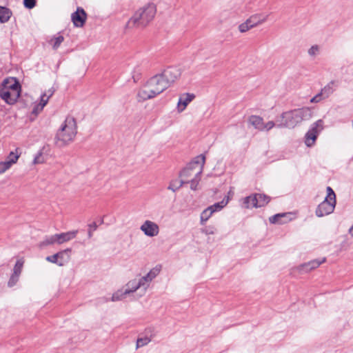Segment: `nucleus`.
<instances>
[{
  "label": "nucleus",
  "instance_id": "1",
  "mask_svg": "<svg viewBox=\"0 0 353 353\" xmlns=\"http://www.w3.org/2000/svg\"><path fill=\"white\" fill-rule=\"evenodd\" d=\"M169 86L162 76L159 74L151 77L137 93V98L139 101H144L155 97L157 95L162 93Z\"/></svg>",
  "mask_w": 353,
  "mask_h": 353
},
{
  "label": "nucleus",
  "instance_id": "2",
  "mask_svg": "<svg viewBox=\"0 0 353 353\" xmlns=\"http://www.w3.org/2000/svg\"><path fill=\"white\" fill-rule=\"evenodd\" d=\"M312 117L310 108L304 107L283 112L281 121L276 125L278 128H294L303 121L309 120Z\"/></svg>",
  "mask_w": 353,
  "mask_h": 353
},
{
  "label": "nucleus",
  "instance_id": "3",
  "mask_svg": "<svg viewBox=\"0 0 353 353\" xmlns=\"http://www.w3.org/2000/svg\"><path fill=\"white\" fill-rule=\"evenodd\" d=\"M77 133L76 119L73 117L68 116L56 134L55 144L59 148L68 145L74 141Z\"/></svg>",
  "mask_w": 353,
  "mask_h": 353
},
{
  "label": "nucleus",
  "instance_id": "4",
  "mask_svg": "<svg viewBox=\"0 0 353 353\" xmlns=\"http://www.w3.org/2000/svg\"><path fill=\"white\" fill-rule=\"evenodd\" d=\"M156 12V5L154 3H148L135 12L128 20L127 26L129 27H145L154 19Z\"/></svg>",
  "mask_w": 353,
  "mask_h": 353
},
{
  "label": "nucleus",
  "instance_id": "5",
  "mask_svg": "<svg viewBox=\"0 0 353 353\" xmlns=\"http://www.w3.org/2000/svg\"><path fill=\"white\" fill-rule=\"evenodd\" d=\"M205 162V157L200 154L196 157L180 173L181 177H189L192 171L197 170L195 176H201Z\"/></svg>",
  "mask_w": 353,
  "mask_h": 353
},
{
  "label": "nucleus",
  "instance_id": "6",
  "mask_svg": "<svg viewBox=\"0 0 353 353\" xmlns=\"http://www.w3.org/2000/svg\"><path fill=\"white\" fill-rule=\"evenodd\" d=\"M323 121L321 119H319L312 125L305 136V143L307 147H312L314 145L319 132L323 128Z\"/></svg>",
  "mask_w": 353,
  "mask_h": 353
},
{
  "label": "nucleus",
  "instance_id": "7",
  "mask_svg": "<svg viewBox=\"0 0 353 353\" xmlns=\"http://www.w3.org/2000/svg\"><path fill=\"white\" fill-rule=\"evenodd\" d=\"M337 86L336 81L332 80L330 81L326 85H325L314 97L310 99L311 103H319L321 101L328 98L335 90Z\"/></svg>",
  "mask_w": 353,
  "mask_h": 353
},
{
  "label": "nucleus",
  "instance_id": "8",
  "mask_svg": "<svg viewBox=\"0 0 353 353\" xmlns=\"http://www.w3.org/2000/svg\"><path fill=\"white\" fill-rule=\"evenodd\" d=\"M24 263L25 261L23 258L19 259L16 261L12 269V272L8 281V286L9 288L14 287L19 281L21 274L23 270Z\"/></svg>",
  "mask_w": 353,
  "mask_h": 353
},
{
  "label": "nucleus",
  "instance_id": "9",
  "mask_svg": "<svg viewBox=\"0 0 353 353\" xmlns=\"http://www.w3.org/2000/svg\"><path fill=\"white\" fill-rule=\"evenodd\" d=\"M336 205V201L329 200L327 198H325L324 201H322L316 209V215L318 217H322L325 215H328L333 212Z\"/></svg>",
  "mask_w": 353,
  "mask_h": 353
},
{
  "label": "nucleus",
  "instance_id": "10",
  "mask_svg": "<svg viewBox=\"0 0 353 353\" xmlns=\"http://www.w3.org/2000/svg\"><path fill=\"white\" fill-rule=\"evenodd\" d=\"M140 230L145 234V235L150 237L157 236L159 233V225L156 223L150 220L144 221L141 225Z\"/></svg>",
  "mask_w": 353,
  "mask_h": 353
},
{
  "label": "nucleus",
  "instance_id": "11",
  "mask_svg": "<svg viewBox=\"0 0 353 353\" xmlns=\"http://www.w3.org/2000/svg\"><path fill=\"white\" fill-rule=\"evenodd\" d=\"M170 87L181 75L180 70L175 67H169L160 74Z\"/></svg>",
  "mask_w": 353,
  "mask_h": 353
},
{
  "label": "nucleus",
  "instance_id": "12",
  "mask_svg": "<svg viewBox=\"0 0 353 353\" xmlns=\"http://www.w3.org/2000/svg\"><path fill=\"white\" fill-rule=\"evenodd\" d=\"M87 14L85 10L82 8H77V11L73 12L71 15L72 21L75 27L81 28L83 27L85 20Z\"/></svg>",
  "mask_w": 353,
  "mask_h": 353
},
{
  "label": "nucleus",
  "instance_id": "13",
  "mask_svg": "<svg viewBox=\"0 0 353 353\" xmlns=\"http://www.w3.org/2000/svg\"><path fill=\"white\" fill-rule=\"evenodd\" d=\"M1 89H6V90L15 91L21 94V85L17 79L14 77L7 78L3 80L2 83V88Z\"/></svg>",
  "mask_w": 353,
  "mask_h": 353
},
{
  "label": "nucleus",
  "instance_id": "14",
  "mask_svg": "<svg viewBox=\"0 0 353 353\" xmlns=\"http://www.w3.org/2000/svg\"><path fill=\"white\" fill-rule=\"evenodd\" d=\"M20 96L19 92L15 91L6 90V89L0 90V97L8 104L12 105L15 103Z\"/></svg>",
  "mask_w": 353,
  "mask_h": 353
},
{
  "label": "nucleus",
  "instance_id": "15",
  "mask_svg": "<svg viewBox=\"0 0 353 353\" xmlns=\"http://www.w3.org/2000/svg\"><path fill=\"white\" fill-rule=\"evenodd\" d=\"M159 272V270L158 269H152L146 275L140 278L138 282L140 283L141 288L146 290L150 283L158 275Z\"/></svg>",
  "mask_w": 353,
  "mask_h": 353
},
{
  "label": "nucleus",
  "instance_id": "16",
  "mask_svg": "<svg viewBox=\"0 0 353 353\" xmlns=\"http://www.w3.org/2000/svg\"><path fill=\"white\" fill-rule=\"evenodd\" d=\"M325 261H326L325 258H323L321 260L314 259V260L310 261L307 263H305L301 265L299 267V270L300 271H303L305 272H310V271L314 270V269L317 268L318 267H319L320 265L323 263Z\"/></svg>",
  "mask_w": 353,
  "mask_h": 353
},
{
  "label": "nucleus",
  "instance_id": "17",
  "mask_svg": "<svg viewBox=\"0 0 353 353\" xmlns=\"http://www.w3.org/2000/svg\"><path fill=\"white\" fill-rule=\"evenodd\" d=\"M78 234V230H72L60 234H56L57 244L61 245L74 239Z\"/></svg>",
  "mask_w": 353,
  "mask_h": 353
},
{
  "label": "nucleus",
  "instance_id": "18",
  "mask_svg": "<svg viewBox=\"0 0 353 353\" xmlns=\"http://www.w3.org/2000/svg\"><path fill=\"white\" fill-rule=\"evenodd\" d=\"M195 97L194 94L185 93L181 96L178 101V110L179 112H182L185 110L188 104L191 102Z\"/></svg>",
  "mask_w": 353,
  "mask_h": 353
},
{
  "label": "nucleus",
  "instance_id": "19",
  "mask_svg": "<svg viewBox=\"0 0 353 353\" xmlns=\"http://www.w3.org/2000/svg\"><path fill=\"white\" fill-rule=\"evenodd\" d=\"M252 201L255 202V208H261L267 205L270 201V198L263 194H254V200L252 199Z\"/></svg>",
  "mask_w": 353,
  "mask_h": 353
},
{
  "label": "nucleus",
  "instance_id": "20",
  "mask_svg": "<svg viewBox=\"0 0 353 353\" xmlns=\"http://www.w3.org/2000/svg\"><path fill=\"white\" fill-rule=\"evenodd\" d=\"M71 252L72 249L67 248L57 253L59 256V266H63L70 261Z\"/></svg>",
  "mask_w": 353,
  "mask_h": 353
},
{
  "label": "nucleus",
  "instance_id": "21",
  "mask_svg": "<svg viewBox=\"0 0 353 353\" xmlns=\"http://www.w3.org/2000/svg\"><path fill=\"white\" fill-rule=\"evenodd\" d=\"M248 122L256 130L263 131V125L264 121L262 117L256 115H251L250 117H249Z\"/></svg>",
  "mask_w": 353,
  "mask_h": 353
},
{
  "label": "nucleus",
  "instance_id": "22",
  "mask_svg": "<svg viewBox=\"0 0 353 353\" xmlns=\"http://www.w3.org/2000/svg\"><path fill=\"white\" fill-rule=\"evenodd\" d=\"M267 17L263 18L261 17L259 14L252 15L249 19L246 20L249 25H252V28L256 26L259 24H261L266 21Z\"/></svg>",
  "mask_w": 353,
  "mask_h": 353
},
{
  "label": "nucleus",
  "instance_id": "23",
  "mask_svg": "<svg viewBox=\"0 0 353 353\" xmlns=\"http://www.w3.org/2000/svg\"><path fill=\"white\" fill-rule=\"evenodd\" d=\"M21 155V152H19V148H17L14 152L12 151L8 155L6 162L9 163V166H11L16 163Z\"/></svg>",
  "mask_w": 353,
  "mask_h": 353
},
{
  "label": "nucleus",
  "instance_id": "24",
  "mask_svg": "<svg viewBox=\"0 0 353 353\" xmlns=\"http://www.w3.org/2000/svg\"><path fill=\"white\" fill-rule=\"evenodd\" d=\"M57 243L56 234L50 236H46L42 241L39 244V248H43L48 245H54Z\"/></svg>",
  "mask_w": 353,
  "mask_h": 353
},
{
  "label": "nucleus",
  "instance_id": "25",
  "mask_svg": "<svg viewBox=\"0 0 353 353\" xmlns=\"http://www.w3.org/2000/svg\"><path fill=\"white\" fill-rule=\"evenodd\" d=\"M12 16V12L11 10L3 6H0V22L1 23H6L8 21L10 18Z\"/></svg>",
  "mask_w": 353,
  "mask_h": 353
},
{
  "label": "nucleus",
  "instance_id": "26",
  "mask_svg": "<svg viewBox=\"0 0 353 353\" xmlns=\"http://www.w3.org/2000/svg\"><path fill=\"white\" fill-rule=\"evenodd\" d=\"M127 288L125 290V294H130L137 291L141 288L140 283H139L137 279H132L128 281L126 284Z\"/></svg>",
  "mask_w": 353,
  "mask_h": 353
},
{
  "label": "nucleus",
  "instance_id": "27",
  "mask_svg": "<svg viewBox=\"0 0 353 353\" xmlns=\"http://www.w3.org/2000/svg\"><path fill=\"white\" fill-rule=\"evenodd\" d=\"M213 214V211L211 210L210 208H207L205 209L201 214V224L205 225V222L212 216Z\"/></svg>",
  "mask_w": 353,
  "mask_h": 353
},
{
  "label": "nucleus",
  "instance_id": "28",
  "mask_svg": "<svg viewBox=\"0 0 353 353\" xmlns=\"http://www.w3.org/2000/svg\"><path fill=\"white\" fill-rule=\"evenodd\" d=\"M188 181H185L183 180H180V181L174 180V181H172L170 183L168 188L169 190H171L173 192H175L177 190H179L180 188H181L184 183H188Z\"/></svg>",
  "mask_w": 353,
  "mask_h": 353
},
{
  "label": "nucleus",
  "instance_id": "29",
  "mask_svg": "<svg viewBox=\"0 0 353 353\" xmlns=\"http://www.w3.org/2000/svg\"><path fill=\"white\" fill-rule=\"evenodd\" d=\"M228 199L226 201L223 199L221 202L216 203L214 205L209 206L208 208H210L211 210H212L213 213H214L215 212H218L222 210L228 204Z\"/></svg>",
  "mask_w": 353,
  "mask_h": 353
},
{
  "label": "nucleus",
  "instance_id": "30",
  "mask_svg": "<svg viewBox=\"0 0 353 353\" xmlns=\"http://www.w3.org/2000/svg\"><path fill=\"white\" fill-rule=\"evenodd\" d=\"M254 194L245 197L243 199V208H255L254 207L255 202L252 201V199L254 200Z\"/></svg>",
  "mask_w": 353,
  "mask_h": 353
},
{
  "label": "nucleus",
  "instance_id": "31",
  "mask_svg": "<svg viewBox=\"0 0 353 353\" xmlns=\"http://www.w3.org/2000/svg\"><path fill=\"white\" fill-rule=\"evenodd\" d=\"M151 341V338L148 336L139 337L137 340V348H139L148 345Z\"/></svg>",
  "mask_w": 353,
  "mask_h": 353
},
{
  "label": "nucleus",
  "instance_id": "32",
  "mask_svg": "<svg viewBox=\"0 0 353 353\" xmlns=\"http://www.w3.org/2000/svg\"><path fill=\"white\" fill-rule=\"evenodd\" d=\"M127 294H125V291L118 290L114 292L111 298L112 301H118L123 299Z\"/></svg>",
  "mask_w": 353,
  "mask_h": 353
},
{
  "label": "nucleus",
  "instance_id": "33",
  "mask_svg": "<svg viewBox=\"0 0 353 353\" xmlns=\"http://www.w3.org/2000/svg\"><path fill=\"white\" fill-rule=\"evenodd\" d=\"M64 41V38L63 36L59 35L57 37H54L53 39L51 40V42H53L52 43V48L54 50H57L61 43Z\"/></svg>",
  "mask_w": 353,
  "mask_h": 353
},
{
  "label": "nucleus",
  "instance_id": "34",
  "mask_svg": "<svg viewBox=\"0 0 353 353\" xmlns=\"http://www.w3.org/2000/svg\"><path fill=\"white\" fill-rule=\"evenodd\" d=\"M200 176H194V177L190 181V188L192 190H196L197 188V185L200 181Z\"/></svg>",
  "mask_w": 353,
  "mask_h": 353
},
{
  "label": "nucleus",
  "instance_id": "35",
  "mask_svg": "<svg viewBox=\"0 0 353 353\" xmlns=\"http://www.w3.org/2000/svg\"><path fill=\"white\" fill-rule=\"evenodd\" d=\"M251 28L252 25H249L246 21L239 26V30L242 33L248 31Z\"/></svg>",
  "mask_w": 353,
  "mask_h": 353
},
{
  "label": "nucleus",
  "instance_id": "36",
  "mask_svg": "<svg viewBox=\"0 0 353 353\" xmlns=\"http://www.w3.org/2000/svg\"><path fill=\"white\" fill-rule=\"evenodd\" d=\"M285 213L276 214L271 217H270L269 220L271 223H279V219L283 217L286 215Z\"/></svg>",
  "mask_w": 353,
  "mask_h": 353
},
{
  "label": "nucleus",
  "instance_id": "37",
  "mask_svg": "<svg viewBox=\"0 0 353 353\" xmlns=\"http://www.w3.org/2000/svg\"><path fill=\"white\" fill-rule=\"evenodd\" d=\"M319 46L318 45H314L308 50V54L311 57L316 56V54H319Z\"/></svg>",
  "mask_w": 353,
  "mask_h": 353
},
{
  "label": "nucleus",
  "instance_id": "38",
  "mask_svg": "<svg viewBox=\"0 0 353 353\" xmlns=\"http://www.w3.org/2000/svg\"><path fill=\"white\" fill-rule=\"evenodd\" d=\"M327 196L325 198H327L329 200L332 201H336V195L333 190L330 187H327Z\"/></svg>",
  "mask_w": 353,
  "mask_h": 353
},
{
  "label": "nucleus",
  "instance_id": "39",
  "mask_svg": "<svg viewBox=\"0 0 353 353\" xmlns=\"http://www.w3.org/2000/svg\"><path fill=\"white\" fill-rule=\"evenodd\" d=\"M24 7L32 9L36 6V0H23Z\"/></svg>",
  "mask_w": 353,
  "mask_h": 353
},
{
  "label": "nucleus",
  "instance_id": "40",
  "mask_svg": "<svg viewBox=\"0 0 353 353\" xmlns=\"http://www.w3.org/2000/svg\"><path fill=\"white\" fill-rule=\"evenodd\" d=\"M58 257H59V256L56 253V254H54L53 255L48 256L46 258V260L47 261H48V262H50V263H55V264L59 265Z\"/></svg>",
  "mask_w": 353,
  "mask_h": 353
},
{
  "label": "nucleus",
  "instance_id": "41",
  "mask_svg": "<svg viewBox=\"0 0 353 353\" xmlns=\"http://www.w3.org/2000/svg\"><path fill=\"white\" fill-rule=\"evenodd\" d=\"M89 230L88 232V238H91L92 236V231H94L97 229L98 225L95 222H93L88 225Z\"/></svg>",
  "mask_w": 353,
  "mask_h": 353
},
{
  "label": "nucleus",
  "instance_id": "42",
  "mask_svg": "<svg viewBox=\"0 0 353 353\" xmlns=\"http://www.w3.org/2000/svg\"><path fill=\"white\" fill-rule=\"evenodd\" d=\"M275 125H276V124L274 123V122L272 121H268L266 123H263V131H269L271 129H272Z\"/></svg>",
  "mask_w": 353,
  "mask_h": 353
},
{
  "label": "nucleus",
  "instance_id": "43",
  "mask_svg": "<svg viewBox=\"0 0 353 353\" xmlns=\"http://www.w3.org/2000/svg\"><path fill=\"white\" fill-rule=\"evenodd\" d=\"M10 167L9 166V163L6 161L0 162V174L5 172L6 170H9Z\"/></svg>",
  "mask_w": 353,
  "mask_h": 353
},
{
  "label": "nucleus",
  "instance_id": "44",
  "mask_svg": "<svg viewBox=\"0 0 353 353\" xmlns=\"http://www.w3.org/2000/svg\"><path fill=\"white\" fill-rule=\"evenodd\" d=\"M48 100H49V98L47 97L44 94H43L41 96V101H40L41 106L39 108H43L45 107V105L48 103Z\"/></svg>",
  "mask_w": 353,
  "mask_h": 353
},
{
  "label": "nucleus",
  "instance_id": "45",
  "mask_svg": "<svg viewBox=\"0 0 353 353\" xmlns=\"http://www.w3.org/2000/svg\"><path fill=\"white\" fill-rule=\"evenodd\" d=\"M41 152H39L38 154L34 157L33 163L34 164L41 163L43 162Z\"/></svg>",
  "mask_w": 353,
  "mask_h": 353
},
{
  "label": "nucleus",
  "instance_id": "46",
  "mask_svg": "<svg viewBox=\"0 0 353 353\" xmlns=\"http://www.w3.org/2000/svg\"><path fill=\"white\" fill-rule=\"evenodd\" d=\"M40 106H41V103H39V104L36 105L34 107L33 110H32V113H33V114H39L40 112H41V111H42V110H43V108H39Z\"/></svg>",
  "mask_w": 353,
  "mask_h": 353
},
{
  "label": "nucleus",
  "instance_id": "47",
  "mask_svg": "<svg viewBox=\"0 0 353 353\" xmlns=\"http://www.w3.org/2000/svg\"><path fill=\"white\" fill-rule=\"evenodd\" d=\"M54 92V89L53 88H51L47 91H46L43 94L50 99L53 95Z\"/></svg>",
  "mask_w": 353,
  "mask_h": 353
},
{
  "label": "nucleus",
  "instance_id": "48",
  "mask_svg": "<svg viewBox=\"0 0 353 353\" xmlns=\"http://www.w3.org/2000/svg\"><path fill=\"white\" fill-rule=\"evenodd\" d=\"M203 232L206 234H213L214 233L213 228H206L202 230Z\"/></svg>",
  "mask_w": 353,
  "mask_h": 353
},
{
  "label": "nucleus",
  "instance_id": "49",
  "mask_svg": "<svg viewBox=\"0 0 353 353\" xmlns=\"http://www.w3.org/2000/svg\"><path fill=\"white\" fill-rule=\"evenodd\" d=\"M349 233L350 234L353 236V225H352V227L350 228L349 230Z\"/></svg>",
  "mask_w": 353,
  "mask_h": 353
}]
</instances>
